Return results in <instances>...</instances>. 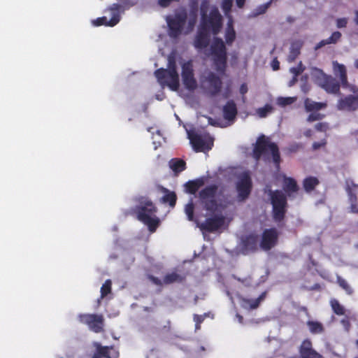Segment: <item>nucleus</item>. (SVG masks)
<instances>
[{
    "mask_svg": "<svg viewBox=\"0 0 358 358\" xmlns=\"http://www.w3.org/2000/svg\"><path fill=\"white\" fill-rule=\"evenodd\" d=\"M185 213L187 215L189 221H194V204L191 200L188 203L185 205Z\"/></svg>",
    "mask_w": 358,
    "mask_h": 358,
    "instance_id": "obj_38",
    "label": "nucleus"
},
{
    "mask_svg": "<svg viewBox=\"0 0 358 358\" xmlns=\"http://www.w3.org/2000/svg\"><path fill=\"white\" fill-rule=\"evenodd\" d=\"M112 282L110 280H106L101 287V297L104 298L111 292Z\"/></svg>",
    "mask_w": 358,
    "mask_h": 358,
    "instance_id": "obj_39",
    "label": "nucleus"
},
{
    "mask_svg": "<svg viewBox=\"0 0 358 358\" xmlns=\"http://www.w3.org/2000/svg\"><path fill=\"white\" fill-rule=\"evenodd\" d=\"M204 184L205 179L203 177L193 180H189L185 184L186 192L190 194H194Z\"/></svg>",
    "mask_w": 358,
    "mask_h": 358,
    "instance_id": "obj_25",
    "label": "nucleus"
},
{
    "mask_svg": "<svg viewBox=\"0 0 358 358\" xmlns=\"http://www.w3.org/2000/svg\"><path fill=\"white\" fill-rule=\"evenodd\" d=\"M344 317L341 320V324L343 326L345 332L348 333L351 329L350 317L346 313Z\"/></svg>",
    "mask_w": 358,
    "mask_h": 358,
    "instance_id": "obj_42",
    "label": "nucleus"
},
{
    "mask_svg": "<svg viewBox=\"0 0 358 358\" xmlns=\"http://www.w3.org/2000/svg\"><path fill=\"white\" fill-rule=\"evenodd\" d=\"M350 212L355 214H358V203H350Z\"/></svg>",
    "mask_w": 358,
    "mask_h": 358,
    "instance_id": "obj_54",
    "label": "nucleus"
},
{
    "mask_svg": "<svg viewBox=\"0 0 358 358\" xmlns=\"http://www.w3.org/2000/svg\"><path fill=\"white\" fill-rule=\"evenodd\" d=\"M266 292L262 293L259 296L255 299H243L245 304L249 306L250 309H255L259 307L260 303L264 299Z\"/></svg>",
    "mask_w": 358,
    "mask_h": 358,
    "instance_id": "obj_36",
    "label": "nucleus"
},
{
    "mask_svg": "<svg viewBox=\"0 0 358 358\" xmlns=\"http://www.w3.org/2000/svg\"><path fill=\"white\" fill-rule=\"evenodd\" d=\"M333 70L334 75L339 78L341 86L347 88L349 86L347 70L345 65L339 64L337 61L333 62Z\"/></svg>",
    "mask_w": 358,
    "mask_h": 358,
    "instance_id": "obj_23",
    "label": "nucleus"
},
{
    "mask_svg": "<svg viewBox=\"0 0 358 358\" xmlns=\"http://www.w3.org/2000/svg\"><path fill=\"white\" fill-rule=\"evenodd\" d=\"M218 186L215 184L210 185L199 192L198 197L203 208L211 213H215L218 208L216 200V195Z\"/></svg>",
    "mask_w": 358,
    "mask_h": 358,
    "instance_id": "obj_7",
    "label": "nucleus"
},
{
    "mask_svg": "<svg viewBox=\"0 0 358 358\" xmlns=\"http://www.w3.org/2000/svg\"><path fill=\"white\" fill-rule=\"evenodd\" d=\"M223 117L226 120L234 121L237 115V107L233 100L228 101L223 106Z\"/></svg>",
    "mask_w": 358,
    "mask_h": 358,
    "instance_id": "obj_24",
    "label": "nucleus"
},
{
    "mask_svg": "<svg viewBox=\"0 0 358 358\" xmlns=\"http://www.w3.org/2000/svg\"><path fill=\"white\" fill-rule=\"evenodd\" d=\"M324 115L319 113H312L308 115L307 121L312 122L314 121L320 120L324 117Z\"/></svg>",
    "mask_w": 358,
    "mask_h": 358,
    "instance_id": "obj_45",
    "label": "nucleus"
},
{
    "mask_svg": "<svg viewBox=\"0 0 358 358\" xmlns=\"http://www.w3.org/2000/svg\"><path fill=\"white\" fill-rule=\"evenodd\" d=\"M225 42L228 45H232L236 40V31L232 22H229L224 34Z\"/></svg>",
    "mask_w": 358,
    "mask_h": 358,
    "instance_id": "obj_33",
    "label": "nucleus"
},
{
    "mask_svg": "<svg viewBox=\"0 0 358 358\" xmlns=\"http://www.w3.org/2000/svg\"><path fill=\"white\" fill-rule=\"evenodd\" d=\"M248 88L246 83H243L239 89V92L242 95H245L248 92Z\"/></svg>",
    "mask_w": 358,
    "mask_h": 358,
    "instance_id": "obj_55",
    "label": "nucleus"
},
{
    "mask_svg": "<svg viewBox=\"0 0 358 358\" xmlns=\"http://www.w3.org/2000/svg\"><path fill=\"white\" fill-rule=\"evenodd\" d=\"M347 192L348 195V199L350 203H358V198L355 192H352V190L350 189V187L347 188Z\"/></svg>",
    "mask_w": 358,
    "mask_h": 358,
    "instance_id": "obj_44",
    "label": "nucleus"
},
{
    "mask_svg": "<svg viewBox=\"0 0 358 358\" xmlns=\"http://www.w3.org/2000/svg\"><path fill=\"white\" fill-rule=\"evenodd\" d=\"M320 86L328 94H339L341 84L332 76L324 74L320 80Z\"/></svg>",
    "mask_w": 358,
    "mask_h": 358,
    "instance_id": "obj_19",
    "label": "nucleus"
},
{
    "mask_svg": "<svg viewBox=\"0 0 358 358\" xmlns=\"http://www.w3.org/2000/svg\"><path fill=\"white\" fill-rule=\"evenodd\" d=\"M122 9V6L118 3H113L110 7L109 10L111 13V18L110 20H107L106 17H98L96 20L92 21V24L96 26H108L113 27L116 25L120 20V12Z\"/></svg>",
    "mask_w": 358,
    "mask_h": 358,
    "instance_id": "obj_13",
    "label": "nucleus"
},
{
    "mask_svg": "<svg viewBox=\"0 0 358 358\" xmlns=\"http://www.w3.org/2000/svg\"><path fill=\"white\" fill-rule=\"evenodd\" d=\"M169 166L177 175L186 169V162L182 159L173 158L170 160Z\"/></svg>",
    "mask_w": 358,
    "mask_h": 358,
    "instance_id": "obj_29",
    "label": "nucleus"
},
{
    "mask_svg": "<svg viewBox=\"0 0 358 358\" xmlns=\"http://www.w3.org/2000/svg\"><path fill=\"white\" fill-rule=\"evenodd\" d=\"M201 81L208 84V92L212 96H216L222 90V82L221 78L212 71H209L206 76L201 78Z\"/></svg>",
    "mask_w": 358,
    "mask_h": 358,
    "instance_id": "obj_18",
    "label": "nucleus"
},
{
    "mask_svg": "<svg viewBox=\"0 0 358 358\" xmlns=\"http://www.w3.org/2000/svg\"><path fill=\"white\" fill-rule=\"evenodd\" d=\"M331 308L336 315H344L346 313V309L345 307L340 303V302L336 299H331L329 301Z\"/></svg>",
    "mask_w": 358,
    "mask_h": 358,
    "instance_id": "obj_35",
    "label": "nucleus"
},
{
    "mask_svg": "<svg viewBox=\"0 0 358 358\" xmlns=\"http://www.w3.org/2000/svg\"><path fill=\"white\" fill-rule=\"evenodd\" d=\"M296 101L295 97H278L277 99V104L281 107H285L292 104Z\"/></svg>",
    "mask_w": 358,
    "mask_h": 358,
    "instance_id": "obj_40",
    "label": "nucleus"
},
{
    "mask_svg": "<svg viewBox=\"0 0 358 358\" xmlns=\"http://www.w3.org/2000/svg\"><path fill=\"white\" fill-rule=\"evenodd\" d=\"M194 321L196 322V324H200L203 320V318L202 317V316L198 315H194Z\"/></svg>",
    "mask_w": 358,
    "mask_h": 358,
    "instance_id": "obj_57",
    "label": "nucleus"
},
{
    "mask_svg": "<svg viewBox=\"0 0 358 358\" xmlns=\"http://www.w3.org/2000/svg\"><path fill=\"white\" fill-rule=\"evenodd\" d=\"M282 189L285 194L289 199H294L299 190L296 180L286 176H283Z\"/></svg>",
    "mask_w": 358,
    "mask_h": 358,
    "instance_id": "obj_22",
    "label": "nucleus"
},
{
    "mask_svg": "<svg viewBox=\"0 0 358 358\" xmlns=\"http://www.w3.org/2000/svg\"><path fill=\"white\" fill-rule=\"evenodd\" d=\"M173 1L179 2L180 0H158V4L162 8H166Z\"/></svg>",
    "mask_w": 358,
    "mask_h": 358,
    "instance_id": "obj_48",
    "label": "nucleus"
},
{
    "mask_svg": "<svg viewBox=\"0 0 358 358\" xmlns=\"http://www.w3.org/2000/svg\"><path fill=\"white\" fill-rule=\"evenodd\" d=\"M252 188L251 177L248 172L242 173L236 183V190L238 192V199L240 201L246 200L250 196Z\"/></svg>",
    "mask_w": 358,
    "mask_h": 358,
    "instance_id": "obj_10",
    "label": "nucleus"
},
{
    "mask_svg": "<svg viewBox=\"0 0 358 358\" xmlns=\"http://www.w3.org/2000/svg\"><path fill=\"white\" fill-rule=\"evenodd\" d=\"M149 280L155 285L162 286L164 283L159 278L150 275L148 276Z\"/></svg>",
    "mask_w": 358,
    "mask_h": 358,
    "instance_id": "obj_51",
    "label": "nucleus"
},
{
    "mask_svg": "<svg viewBox=\"0 0 358 358\" xmlns=\"http://www.w3.org/2000/svg\"><path fill=\"white\" fill-rule=\"evenodd\" d=\"M162 191L164 193V195L161 199L162 203H169L171 207L173 208L177 201L176 194L165 187H162Z\"/></svg>",
    "mask_w": 358,
    "mask_h": 358,
    "instance_id": "obj_27",
    "label": "nucleus"
},
{
    "mask_svg": "<svg viewBox=\"0 0 358 358\" xmlns=\"http://www.w3.org/2000/svg\"><path fill=\"white\" fill-rule=\"evenodd\" d=\"M271 203L272 205V216L276 222H282L285 217L287 208V196L281 190H268Z\"/></svg>",
    "mask_w": 358,
    "mask_h": 358,
    "instance_id": "obj_5",
    "label": "nucleus"
},
{
    "mask_svg": "<svg viewBox=\"0 0 358 358\" xmlns=\"http://www.w3.org/2000/svg\"><path fill=\"white\" fill-rule=\"evenodd\" d=\"M139 205L135 208L137 218L148 226L150 232L153 233L159 227L160 220L155 215L157 208L152 201L145 196H140L137 199Z\"/></svg>",
    "mask_w": 358,
    "mask_h": 358,
    "instance_id": "obj_1",
    "label": "nucleus"
},
{
    "mask_svg": "<svg viewBox=\"0 0 358 358\" xmlns=\"http://www.w3.org/2000/svg\"><path fill=\"white\" fill-rule=\"evenodd\" d=\"M355 67L356 69H358V59L355 60Z\"/></svg>",
    "mask_w": 358,
    "mask_h": 358,
    "instance_id": "obj_64",
    "label": "nucleus"
},
{
    "mask_svg": "<svg viewBox=\"0 0 358 358\" xmlns=\"http://www.w3.org/2000/svg\"><path fill=\"white\" fill-rule=\"evenodd\" d=\"M304 135L306 137H310L312 135V131L310 129H308L304 132Z\"/></svg>",
    "mask_w": 358,
    "mask_h": 358,
    "instance_id": "obj_61",
    "label": "nucleus"
},
{
    "mask_svg": "<svg viewBox=\"0 0 358 358\" xmlns=\"http://www.w3.org/2000/svg\"><path fill=\"white\" fill-rule=\"evenodd\" d=\"M190 143L196 152H208L213 146V139L211 137L203 138L201 135L194 132H188Z\"/></svg>",
    "mask_w": 358,
    "mask_h": 358,
    "instance_id": "obj_12",
    "label": "nucleus"
},
{
    "mask_svg": "<svg viewBox=\"0 0 358 358\" xmlns=\"http://www.w3.org/2000/svg\"><path fill=\"white\" fill-rule=\"evenodd\" d=\"M155 76L161 85H166L173 91H177L179 89V75L173 57H169L167 69L164 68L158 69L155 71Z\"/></svg>",
    "mask_w": 358,
    "mask_h": 358,
    "instance_id": "obj_4",
    "label": "nucleus"
},
{
    "mask_svg": "<svg viewBox=\"0 0 358 358\" xmlns=\"http://www.w3.org/2000/svg\"><path fill=\"white\" fill-rule=\"evenodd\" d=\"M278 241V232L275 228L266 229L264 230L262 239L260 241V247L265 251L271 250Z\"/></svg>",
    "mask_w": 358,
    "mask_h": 358,
    "instance_id": "obj_16",
    "label": "nucleus"
},
{
    "mask_svg": "<svg viewBox=\"0 0 358 358\" xmlns=\"http://www.w3.org/2000/svg\"><path fill=\"white\" fill-rule=\"evenodd\" d=\"M319 184V180L317 178L314 176L306 177L303 180V187L307 193H310L313 191Z\"/></svg>",
    "mask_w": 358,
    "mask_h": 358,
    "instance_id": "obj_30",
    "label": "nucleus"
},
{
    "mask_svg": "<svg viewBox=\"0 0 358 358\" xmlns=\"http://www.w3.org/2000/svg\"><path fill=\"white\" fill-rule=\"evenodd\" d=\"M187 19V14L185 10L176 13L173 17H167L166 22L171 37L176 38L181 34Z\"/></svg>",
    "mask_w": 358,
    "mask_h": 358,
    "instance_id": "obj_8",
    "label": "nucleus"
},
{
    "mask_svg": "<svg viewBox=\"0 0 358 358\" xmlns=\"http://www.w3.org/2000/svg\"><path fill=\"white\" fill-rule=\"evenodd\" d=\"M210 40V32L199 27L194 39L193 45L196 49L201 50L206 49L209 45Z\"/></svg>",
    "mask_w": 358,
    "mask_h": 358,
    "instance_id": "obj_21",
    "label": "nucleus"
},
{
    "mask_svg": "<svg viewBox=\"0 0 358 358\" xmlns=\"http://www.w3.org/2000/svg\"><path fill=\"white\" fill-rule=\"evenodd\" d=\"M321 288V286L319 283H315L313 285V286L311 287V290H320Z\"/></svg>",
    "mask_w": 358,
    "mask_h": 358,
    "instance_id": "obj_59",
    "label": "nucleus"
},
{
    "mask_svg": "<svg viewBox=\"0 0 358 358\" xmlns=\"http://www.w3.org/2000/svg\"><path fill=\"white\" fill-rule=\"evenodd\" d=\"M206 55L212 57L215 69L224 73L227 65V50L224 41L220 37L215 36Z\"/></svg>",
    "mask_w": 358,
    "mask_h": 358,
    "instance_id": "obj_3",
    "label": "nucleus"
},
{
    "mask_svg": "<svg viewBox=\"0 0 358 358\" xmlns=\"http://www.w3.org/2000/svg\"><path fill=\"white\" fill-rule=\"evenodd\" d=\"M233 6V0H222L221 7L225 13H228L231 10Z\"/></svg>",
    "mask_w": 358,
    "mask_h": 358,
    "instance_id": "obj_43",
    "label": "nucleus"
},
{
    "mask_svg": "<svg viewBox=\"0 0 358 358\" xmlns=\"http://www.w3.org/2000/svg\"><path fill=\"white\" fill-rule=\"evenodd\" d=\"M269 5H270V3H265V4H263V5H261L260 6H259L257 9V12L256 15H261V14H264V13H266Z\"/></svg>",
    "mask_w": 358,
    "mask_h": 358,
    "instance_id": "obj_49",
    "label": "nucleus"
},
{
    "mask_svg": "<svg viewBox=\"0 0 358 358\" xmlns=\"http://www.w3.org/2000/svg\"><path fill=\"white\" fill-rule=\"evenodd\" d=\"M336 282L338 285L346 292L347 294L351 295L354 291L348 282L342 277L338 275L336 278Z\"/></svg>",
    "mask_w": 358,
    "mask_h": 358,
    "instance_id": "obj_37",
    "label": "nucleus"
},
{
    "mask_svg": "<svg viewBox=\"0 0 358 358\" xmlns=\"http://www.w3.org/2000/svg\"><path fill=\"white\" fill-rule=\"evenodd\" d=\"M271 152L273 162L277 169L280 168L281 158L278 145L271 142L270 138L261 134L257 139L252 150V157L256 161L260 160L262 156Z\"/></svg>",
    "mask_w": 358,
    "mask_h": 358,
    "instance_id": "obj_2",
    "label": "nucleus"
},
{
    "mask_svg": "<svg viewBox=\"0 0 358 358\" xmlns=\"http://www.w3.org/2000/svg\"><path fill=\"white\" fill-rule=\"evenodd\" d=\"M271 66L273 71H278L280 69V62L277 58H274L271 62Z\"/></svg>",
    "mask_w": 358,
    "mask_h": 358,
    "instance_id": "obj_53",
    "label": "nucleus"
},
{
    "mask_svg": "<svg viewBox=\"0 0 358 358\" xmlns=\"http://www.w3.org/2000/svg\"><path fill=\"white\" fill-rule=\"evenodd\" d=\"M78 317L79 322L86 324L92 331L99 334L104 331V318L101 314L83 313L78 315Z\"/></svg>",
    "mask_w": 358,
    "mask_h": 358,
    "instance_id": "obj_9",
    "label": "nucleus"
},
{
    "mask_svg": "<svg viewBox=\"0 0 358 358\" xmlns=\"http://www.w3.org/2000/svg\"><path fill=\"white\" fill-rule=\"evenodd\" d=\"M336 107L340 110L355 111L358 109V96L350 94L342 97L338 101Z\"/></svg>",
    "mask_w": 358,
    "mask_h": 358,
    "instance_id": "obj_20",
    "label": "nucleus"
},
{
    "mask_svg": "<svg viewBox=\"0 0 358 358\" xmlns=\"http://www.w3.org/2000/svg\"><path fill=\"white\" fill-rule=\"evenodd\" d=\"M327 144V141L325 139L322 140L321 142H314L313 143L312 148L313 150H317L322 147H324Z\"/></svg>",
    "mask_w": 358,
    "mask_h": 358,
    "instance_id": "obj_50",
    "label": "nucleus"
},
{
    "mask_svg": "<svg viewBox=\"0 0 358 358\" xmlns=\"http://www.w3.org/2000/svg\"><path fill=\"white\" fill-rule=\"evenodd\" d=\"M348 24V20L345 17L338 18L336 20V27L338 28L346 27Z\"/></svg>",
    "mask_w": 358,
    "mask_h": 358,
    "instance_id": "obj_47",
    "label": "nucleus"
},
{
    "mask_svg": "<svg viewBox=\"0 0 358 358\" xmlns=\"http://www.w3.org/2000/svg\"><path fill=\"white\" fill-rule=\"evenodd\" d=\"M181 76L185 87L193 91L197 87V81L194 77L193 63L191 60L184 62L182 64Z\"/></svg>",
    "mask_w": 358,
    "mask_h": 358,
    "instance_id": "obj_11",
    "label": "nucleus"
},
{
    "mask_svg": "<svg viewBox=\"0 0 358 358\" xmlns=\"http://www.w3.org/2000/svg\"><path fill=\"white\" fill-rule=\"evenodd\" d=\"M303 43L301 40H297L292 43L289 53L287 57L289 62H293L301 53V49Z\"/></svg>",
    "mask_w": 358,
    "mask_h": 358,
    "instance_id": "obj_26",
    "label": "nucleus"
},
{
    "mask_svg": "<svg viewBox=\"0 0 358 358\" xmlns=\"http://www.w3.org/2000/svg\"><path fill=\"white\" fill-rule=\"evenodd\" d=\"M354 21H355V24L358 26V10H356L355 12Z\"/></svg>",
    "mask_w": 358,
    "mask_h": 358,
    "instance_id": "obj_60",
    "label": "nucleus"
},
{
    "mask_svg": "<svg viewBox=\"0 0 358 358\" xmlns=\"http://www.w3.org/2000/svg\"><path fill=\"white\" fill-rule=\"evenodd\" d=\"M259 236L250 233L242 237L240 245V252L243 255L255 253L258 250Z\"/></svg>",
    "mask_w": 358,
    "mask_h": 358,
    "instance_id": "obj_14",
    "label": "nucleus"
},
{
    "mask_svg": "<svg viewBox=\"0 0 358 358\" xmlns=\"http://www.w3.org/2000/svg\"><path fill=\"white\" fill-rule=\"evenodd\" d=\"M245 0H236V5L238 8H241L245 5Z\"/></svg>",
    "mask_w": 358,
    "mask_h": 358,
    "instance_id": "obj_58",
    "label": "nucleus"
},
{
    "mask_svg": "<svg viewBox=\"0 0 358 358\" xmlns=\"http://www.w3.org/2000/svg\"><path fill=\"white\" fill-rule=\"evenodd\" d=\"M294 20V19L293 17H287V22H293Z\"/></svg>",
    "mask_w": 358,
    "mask_h": 358,
    "instance_id": "obj_62",
    "label": "nucleus"
},
{
    "mask_svg": "<svg viewBox=\"0 0 358 358\" xmlns=\"http://www.w3.org/2000/svg\"><path fill=\"white\" fill-rule=\"evenodd\" d=\"M341 36L342 34L340 31H334L331 34L330 37L327 39H323L317 43L315 47V50H317L326 45L335 44L341 39Z\"/></svg>",
    "mask_w": 358,
    "mask_h": 358,
    "instance_id": "obj_28",
    "label": "nucleus"
},
{
    "mask_svg": "<svg viewBox=\"0 0 358 358\" xmlns=\"http://www.w3.org/2000/svg\"><path fill=\"white\" fill-rule=\"evenodd\" d=\"M329 128L328 124L326 122H318L315 125V129L317 131L325 132Z\"/></svg>",
    "mask_w": 358,
    "mask_h": 358,
    "instance_id": "obj_46",
    "label": "nucleus"
},
{
    "mask_svg": "<svg viewBox=\"0 0 358 358\" xmlns=\"http://www.w3.org/2000/svg\"><path fill=\"white\" fill-rule=\"evenodd\" d=\"M194 23H195V19H193L192 20H189V24L192 26L194 24Z\"/></svg>",
    "mask_w": 358,
    "mask_h": 358,
    "instance_id": "obj_63",
    "label": "nucleus"
},
{
    "mask_svg": "<svg viewBox=\"0 0 358 358\" xmlns=\"http://www.w3.org/2000/svg\"><path fill=\"white\" fill-rule=\"evenodd\" d=\"M347 88H349L350 90L355 94L354 96H358V87L349 85Z\"/></svg>",
    "mask_w": 358,
    "mask_h": 358,
    "instance_id": "obj_56",
    "label": "nucleus"
},
{
    "mask_svg": "<svg viewBox=\"0 0 358 358\" xmlns=\"http://www.w3.org/2000/svg\"><path fill=\"white\" fill-rule=\"evenodd\" d=\"M305 108L308 112L318 111L326 106V104L321 102H315L307 98L304 101Z\"/></svg>",
    "mask_w": 358,
    "mask_h": 358,
    "instance_id": "obj_31",
    "label": "nucleus"
},
{
    "mask_svg": "<svg viewBox=\"0 0 358 358\" xmlns=\"http://www.w3.org/2000/svg\"><path fill=\"white\" fill-rule=\"evenodd\" d=\"M306 324L308 327L310 332L313 334H322L324 331L323 324L320 322L309 320Z\"/></svg>",
    "mask_w": 358,
    "mask_h": 358,
    "instance_id": "obj_34",
    "label": "nucleus"
},
{
    "mask_svg": "<svg viewBox=\"0 0 358 358\" xmlns=\"http://www.w3.org/2000/svg\"><path fill=\"white\" fill-rule=\"evenodd\" d=\"M199 27L217 36L222 27V17L217 8H213L209 15L201 8V17Z\"/></svg>",
    "mask_w": 358,
    "mask_h": 358,
    "instance_id": "obj_6",
    "label": "nucleus"
},
{
    "mask_svg": "<svg viewBox=\"0 0 358 358\" xmlns=\"http://www.w3.org/2000/svg\"><path fill=\"white\" fill-rule=\"evenodd\" d=\"M303 71V69L301 68V63H300L299 67H292L290 69V71L294 74L295 76H298L300 75Z\"/></svg>",
    "mask_w": 358,
    "mask_h": 358,
    "instance_id": "obj_52",
    "label": "nucleus"
},
{
    "mask_svg": "<svg viewBox=\"0 0 358 358\" xmlns=\"http://www.w3.org/2000/svg\"><path fill=\"white\" fill-rule=\"evenodd\" d=\"M95 351L91 358H118L119 351L114 346H103L99 343H94Z\"/></svg>",
    "mask_w": 358,
    "mask_h": 358,
    "instance_id": "obj_17",
    "label": "nucleus"
},
{
    "mask_svg": "<svg viewBox=\"0 0 358 358\" xmlns=\"http://www.w3.org/2000/svg\"><path fill=\"white\" fill-rule=\"evenodd\" d=\"M224 221L225 218L222 215H214L206 218L202 223H196L201 231L213 233L219 230L224 225Z\"/></svg>",
    "mask_w": 358,
    "mask_h": 358,
    "instance_id": "obj_15",
    "label": "nucleus"
},
{
    "mask_svg": "<svg viewBox=\"0 0 358 358\" xmlns=\"http://www.w3.org/2000/svg\"><path fill=\"white\" fill-rule=\"evenodd\" d=\"M272 110L273 107L269 104H266L264 107L258 108L257 113L260 117H266Z\"/></svg>",
    "mask_w": 358,
    "mask_h": 358,
    "instance_id": "obj_41",
    "label": "nucleus"
},
{
    "mask_svg": "<svg viewBox=\"0 0 358 358\" xmlns=\"http://www.w3.org/2000/svg\"><path fill=\"white\" fill-rule=\"evenodd\" d=\"M184 280L185 277L176 272H172L164 275L163 283L164 285H170L174 282H182Z\"/></svg>",
    "mask_w": 358,
    "mask_h": 358,
    "instance_id": "obj_32",
    "label": "nucleus"
}]
</instances>
